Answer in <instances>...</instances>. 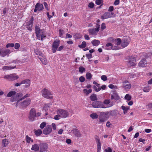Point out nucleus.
<instances>
[{
    "instance_id": "f257e3e1",
    "label": "nucleus",
    "mask_w": 152,
    "mask_h": 152,
    "mask_svg": "<svg viewBox=\"0 0 152 152\" xmlns=\"http://www.w3.org/2000/svg\"><path fill=\"white\" fill-rule=\"evenodd\" d=\"M109 112H101L99 116V122L103 124L108 118Z\"/></svg>"
},
{
    "instance_id": "f03ea898",
    "label": "nucleus",
    "mask_w": 152,
    "mask_h": 152,
    "mask_svg": "<svg viewBox=\"0 0 152 152\" xmlns=\"http://www.w3.org/2000/svg\"><path fill=\"white\" fill-rule=\"evenodd\" d=\"M22 96V94L21 93H18L16 94L15 95L13 96L10 99V101L13 102L17 101V102L15 104L16 107L18 106L20 101H21L20 100L21 97Z\"/></svg>"
},
{
    "instance_id": "7ed1b4c3",
    "label": "nucleus",
    "mask_w": 152,
    "mask_h": 152,
    "mask_svg": "<svg viewBox=\"0 0 152 152\" xmlns=\"http://www.w3.org/2000/svg\"><path fill=\"white\" fill-rule=\"evenodd\" d=\"M42 96L48 99H52L53 96L51 92L48 89L45 88H44L41 91Z\"/></svg>"
},
{
    "instance_id": "20e7f679",
    "label": "nucleus",
    "mask_w": 152,
    "mask_h": 152,
    "mask_svg": "<svg viewBox=\"0 0 152 152\" xmlns=\"http://www.w3.org/2000/svg\"><path fill=\"white\" fill-rule=\"evenodd\" d=\"M31 102V100L30 98H28L23 101L21 102H19L18 107L21 108H26L29 105Z\"/></svg>"
},
{
    "instance_id": "39448f33",
    "label": "nucleus",
    "mask_w": 152,
    "mask_h": 152,
    "mask_svg": "<svg viewBox=\"0 0 152 152\" xmlns=\"http://www.w3.org/2000/svg\"><path fill=\"white\" fill-rule=\"evenodd\" d=\"M35 117H36L35 110L34 108H32L30 111L29 114V119L30 121H32L34 120Z\"/></svg>"
},
{
    "instance_id": "423d86ee",
    "label": "nucleus",
    "mask_w": 152,
    "mask_h": 152,
    "mask_svg": "<svg viewBox=\"0 0 152 152\" xmlns=\"http://www.w3.org/2000/svg\"><path fill=\"white\" fill-rule=\"evenodd\" d=\"M128 57V65L130 66H135L136 64L135 58L132 56H129Z\"/></svg>"
},
{
    "instance_id": "0eeeda50",
    "label": "nucleus",
    "mask_w": 152,
    "mask_h": 152,
    "mask_svg": "<svg viewBox=\"0 0 152 152\" xmlns=\"http://www.w3.org/2000/svg\"><path fill=\"white\" fill-rule=\"evenodd\" d=\"M18 77V76L16 75L15 74H11L10 75H6L4 77V78L5 79H8L10 81H13L15 80H17Z\"/></svg>"
},
{
    "instance_id": "6e6552de",
    "label": "nucleus",
    "mask_w": 152,
    "mask_h": 152,
    "mask_svg": "<svg viewBox=\"0 0 152 152\" xmlns=\"http://www.w3.org/2000/svg\"><path fill=\"white\" fill-rule=\"evenodd\" d=\"M92 106L94 108H106L104 107V105L101 102L96 101L93 102L92 104Z\"/></svg>"
},
{
    "instance_id": "1a4fd4ad",
    "label": "nucleus",
    "mask_w": 152,
    "mask_h": 152,
    "mask_svg": "<svg viewBox=\"0 0 152 152\" xmlns=\"http://www.w3.org/2000/svg\"><path fill=\"white\" fill-rule=\"evenodd\" d=\"M60 43V41L59 40H55L53 42L52 46V50L53 53L56 52Z\"/></svg>"
},
{
    "instance_id": "9d476101",
    "label": "nucleus",
    "mask_w": 152,
    "mask_h": 152,
    "mask_svg": "<svg viewBox=\"0 0 152 152\" xmlns=\"http://www.w3.org/2000/svg\"><path fill=\"white\" fill-rule=\"evenodd\" d=\"M58 114H59L61 117L65 118L68 117L69 114L68 112L65 110L63 109H60L57 111Z\"/></svg>"
},
{
    "instance_id": "9b49d317",
    "label": "nucleus",
    "mask_w": 152,
    "mask_h": 152,
    "mask_svg": "<svg viewBox=\"0 0 152 152\" xmlns=\"http://www.w3.org/2000/svg\"><path fill=\"white\" fill-rule=\"evenodd\" d=\"M100 26L98 24H96V28L90 29L88 30L89 34L92 35H96L99 30Z\"/></svg>"
},
{
    "instance_id": "f8f14e48",
    "label": "nucleus",
    "mask_w": 152,
    "mask_h": 152,
    "mask_svg": "<svg viewBox=\"0 0 152 152\" xmlns=\"http://www.w3.org/2000/svg\"><path fill=\"white\" fill-rule=\"evenodd\" d=\"M52 131L51 126L50 125H47L44 129L43 131V133L45 135L50 134Z\"/></svg>"
},
{
    "instance_id": "ddd939ff",
    "label": "nucleus",
    "mask_w": 152,
    "mask_h": 152,
    "mask_svg": "<svg viewBox=\"0 0 152 152\" xmlns=\"http://www.w3.org/2000/svg\"><path fill=\"white\" fill-rule=\"evenodd\" d=\"M40 152H43L47 151L48 148V144L45 143H41L39 145Z\"/></svg>"
},
{
    "instance_id": "4468645a",
    "label": "nucleus",
    "mask_w": 152,
    "mask_h": 152,
    "mask_svg": "<svg viewBox=\"0 0 152 152\" xmlns=\"http://www.w3.org/2000/svg\"><path fill=\"white\" fill-rule=\"evenodd\" d=\"M10 50L9 49H6L3 48L0 49V56L4 57L9 54Z\"/></svg>"
},
{
    "instance_id": "2eb2a0df",
    "label": "nucleus",
    "mask_w": 152,
    "mask_h": 152,
    "mask_svg": "<svg viewBox=\"0 0 152 152\" xmlns=\"http://www.w3.org/2000/svg\"><path fill=\"white\" fill-rule=\"evenodd\" d=\"M130 41L129 38L126 37H124L121 43V45L122 47L125 48L129 44Z\"/></svg>"
},
{
    "instance_id": "dca6fc26",
    "label": "nucleus",
    "mask_w": 152,
    "mask_h": 152,
    "mask_svg": "<svg viewBox=\"0 0 152 152\" xmlns=\"http://www.w3.org/2000/svg\"><path fill=\"white\" fill-rule=\"evenodd\" d=\"M106 49L107 50H110L112 49L113 50H117L119 49L118 47L117 46L115 45L113 46V44L111 43H108L106 44Z\"/></svg>"
},
{
    "instance_id": "f3484780",
    "label": "nucleus",
    "mask_w": 152,
    "mask_h": 152,
    "mask_svg": "<svg viewBox=\"0 0 152 152\" xmlns=\"http://www.w3.org/2000/svg\"><path fill=\"white\" fill-rule=\"evenodd\" d=\"M22 84H24V87L25 88L28 87L30 85V81L28 79L24 80L21 81Z\"/></svg>"
},
{
    "instance_id": "a211bd4d",
    "label": "nucleus",
    "mask_w": 152,
    "mask_h": 152,
    "mask_svg": "<svg viewBox=\"0 0 152 152\" xmlns=\"http://www.w3.org/2000/svg\"><path fill=\"white\" fill-rule=\"evenodd\" d=\"M123 87L126 89H130L131 87V84L127 81H124L123 82Z\"/></svg>"
},
{
    "instance_id": "6ab92c4d",
    "label": "nucleus",
    "mask_w": 152,
    "mask_h": 152,
    "mask_svg": "<svg viewBox=\"0 0 152 152\" xmlns=\"http://www.w3.org/2000/svg\"><path fill=\"white\" fill-rule=\"evenodd\" d=\"M114 99L116 100H118L120 99V97L117 94L116 91H114L113 92V94H111V99Z\"/></svg>"
},
{
    "instance_id": "aec40b11",
    "label": "nucleus",
    "mask_w": 152,
    "mask_h": 152,
    "mask_svg": "<svg viewBox=\"0 0 152 152\" xmlns=\"http://www.w3.org/2000/svg\"><path fill=\"white\" fill-rule=\"evenodd\" d=\"M72 132L77 137H80L81 134L79 130L77 129H74L72 131Z\"/></svg>"
},
{
    "instance_id": "412c9836",
    "label": "nucleus",
    "mask_w": 152,
    "mask_h": 152,
    "mask_svg": "<svg viewBox=\"0 0 152 152\" xmlns=\"http://www.w3.org/2000/svg\"><path fill=\"white\" fill-rule=\"evenodd\" d=\"M41 29L39 26H36L35 28V33L36 34V36L37 37H40V36Z\"/></svg>"
},
{
    "instance_id": "4be33fe9",
    "label": "nucleus",
    "mask_w": 152,
    "mask_h": 152,
    "mask_svg": "<svg viewBox=\"0 0 152 152\" xmlns=\"http://www.w3.org/2000/svg\"><path fill=\"white\" fill-rule=\"evenodd\" d=\"M31 150L34 151V152H38L39 150V147L37 144H35L32 145Z\"/></svg>"
},
{
    "instance_id": "5701e85b",
    "label": "nucleus",
    "mask_w": 152,
    "mask_h": 152,
    "mask_svg": "<svg viewBox=\"0 0 152 152\" xmlns=\"http://www.w3.org/2000/svg\"><path fill=\"white\" fill-rule=\"evenodd\" d=\"M110 18H111V16L110 14V12H107L105 13L103 15L101 16V18L102 20H104V19Z\"/></svg>"
},
{
    "instance_id": "b1692460",
    "label": "nucleus",
    "mask_w": 152,
    "mask_h": 152,
    "mask_svg": "<svg viewBox=\"0 0 152 152\" xmlns=\"http://www.w3.org/2000/svg\"><path fill=\"white\" fill-rule=\"evenodd\" d=\"M147 64V62L145 60L142 59L139 62L138 64V65L140 67H143L145 65Z\"/></svg>"
},
{
    "instance_id": "393cba45",
    "label": "nucleus",
    "mask_w": 152,
    "mask_h": 152,
    "mask_svg": "<svg viewBox=\"0 0 152 152\" xmlns=\"http://www.w3.org/2000/svg\"><path fill=\"white\" fill-rule=\"evenodd\" d=\"M16 67V66H3L2 68V69L4 70H11L15 68Z\"/></svg>"
},
{
    "instance_id": "a878e982",
    "label": "nucleus",
    "mask_w": 152,
    "mask_h": 152,
    "mask_svg": "<svg viewBox=\"0 0 152 152\" xmlns=\"http://www.w3.org/2000/svg\"><path fill=\"white\" fill-rule=\"evenodd\" d=\"M35 6H37V9L38 11H41L44 8L43 5L39 3H37Z\"/></svg>"
},
{
    "instance_id": "bb28decb",
    "label": "nucleus",
    "mask_w": 152,
    "mask_h": 152,
    "mask_svg": "<svg viewBox=\"0 0 152 152\" xmlns=\"http://www.w3.org/2000/svg\"><path fill=\"white\" fill-rule=\"evenodd\" d=\"M91 43L94 46H98L100 42L98 40L94 39L92 41Z\"/></svg>"
},
{
    "instance_id": "cd10ccee",
    "label": "nucleus",
    "mask_w": 152,
    "mask_h": 152,
    "mask_svg": "<svg viewBox=\"0 0 152 152\" xmlns=\"http://www.w3.org/2000/svg\"><path fill=\"white\" fill-rule=\"evenodd\" d=\"M90 99L92 101H96L98 99L96 96V95L95 94H92L90 96Z\"/></svg>"
},
{
    "instance_id": "c85d7f7f",
    "label": "nucleus",
    "mask_w": 152,
    "mask_h": 152,
    "mask_svg": "<svg viewBox=\"0 0 152 152\" xmlns=\"http://www.w3.org/2000/svg\"><path fill=\"white\" fill-rule=\"evenodd\" d=\"M34 131L35 134L37 136H40L42 133V130L40 129H38L37 130H34Z\"/></svg>"
},
{
    "instance_id": "c756f323",
    "label": "nucleus",
    "mask_w": 152,
    "mask_h": 152,
    "mask_svg": "<svg viewBox=\"0 0 152 152\" xmlns=\"http://www.w3.org/2000/svg\"><path fill=\"white\" fill-rule=\"evenodd\" d=\"M34 18L32 17L31 18L30 20L27 23V26H32L33 24V23Z\"/></svg>"
},
{
    "instance_id": "7c9ffc66",
    "label": "nucleus",
    "mask_w": 152,
    "mask_h": 152,
    "mask_svg": "<svg viewBox=\"0 0 152 152\" xmlns=\"http://www.w3.org/2000/svg\"><path fill=\"white\" fill-rule=\"evenodd\" d=\"M26 140L27 143H29L31 141L32 142H33V140L31 139V138L29 137L28 135L26 136Z\"/></svg>"
},
{
    "instance_id": "2f4dec72",
    "label": "nucleus",
    "mask_w": 152,
    "mask_h": 152,
    "mask_svg": "<svg viewBox=\"0 0 152 152\" xmlns=\"http://www.w3.org/2000/svg\"><path fill=\"white\" fill-rule=\"evenodd\" d=\"M15 94L16 92L15 91H12L9 92L7 95V97H11L12 96L15 95Z\"/></svg>"
},
{
    "instance_id": "473e14b6",
    "label": "nucleus",
    "mask_w": 152,
    "mask_h": 152,
    "mask_svg": "<svg viewBox=\"0 0 152 152\" xmlns=\"http://www.w3.org/2000/svg\"><path fill=\"white\" fill-rule=\"evenodd\" d=\"M121 108H122V109L124 110V114H125L127 113V110L129 109V107H125V106H122L121 107Z\"/></svg>"
},
{
    "instance_id": "72a5a7b5",
    "label": "nucleus",
    "mask_w": 152,
    "mask_h": 152,
    "mask_svg": "<svg viewBox=\"0 0 152 152\" xmlns=\"http://www.w3.org/2000/svg\"><path fill=\"white\" fill-rule=\"evenodd\" d=\"M92 75L90 73L87 72L86 73V77L87 79L90 80L92 78Z\"/></svg>"
},
{
    "instance_id": "f704fd0d",
    "label": "nucleus",
    "mask_w": 152,
    "mask_h": 152,
    "mask_svg": "<svg viewBox=\"0 0 152 152\" xmlns=\"http://www.w3.org/2000/svg\"><path fill=\"white\" fill-rule=\"evenodd\" d=\"M2 142L3 146L4 147H6L8 144V141L6 139H3L2 140Z\"/></svg>"
},
{
    "instance_id": "c9c22d12",
    "label": "nucleus",
    "mask_w": 152,
    "mask_h": 152,
    "mask_svg": "<svg viewBox=\"0 0 152 152\" xmlns=\"http://www.w3.org/2000/svg\"><path fill=\"white\" fill-rule=\"evenodd\" d=\"M86 46V42L85 41H83L81 45H78V47L80 48H84Z\"/></svg>"
},
{
    "instance_id": "e433bc0d",
    "label": "nucleus",
    "mask_w": 152,
    "mask_h": 152,
    "mask_svg": "<svg viewBox=\"0 0 152 152\" xmlns=\"http://www.w3.org/2000/svg\"><path fill=\"white\" fill-rule=\"evenodd\" d=\"M39 58L43 64L44 65H46L47 64V60L46 59L44 58Z\"/></svg>"
},
{
    "instance_id": "4c0bfd02",
    "label": "nucleus",
    "mask_w": 152,
    "mask_h": 152,
    "mask_svg": "<svg viewBox=\"0 0 152 152\" xmlns=\"http://www.w3.org/2000/svg\"><path fill=\"white\" fill-rule=\"evenodd\" d=\"M90 115L91 117L93 119L97 118L98 117V115L96 113H93Z\"/></svg>"
},
{
    "instance_id": "58836bf2",
    "label": "nucleus",
    "mask_w": 152,
    "mask_h": 152,
    "mask_svg": "<svg viewBox=\"0 0 152 152\" xmlns=\"http://www.w3.org/2000/svg\"><path fill=\"white\" fill-rule=\"evenodd\" d=\"M92 91V90L91 89H89L88 90L87 89H84L83 90V91L84 93L86 94H87V95H88L89 93L91 92Z\"/></svg>"
},
{
    "instance_id": "ea45409f",
    "label": "nucleus",
    "mask_w": 152,
    "mask_h": 152,
    "mask_svg": "<svg viewBox=\"0 0 152 152\" xmlns=\"http://www.w3.org/2000/svg\"><path fill=\"white\" fill-rule=\"evenodd\" d=\"M50 104H45L43 107L44 110L45 111H46L47 110H48V109L50 107Z\"/></svg>"
},
{
    "instance_id": "a19ab883",
    "label": "nucleus",
    "mask_w": 152,
    "mask_h": 152,
    "mask_svg": "<svg viewBox=\"0 0 152 152\" xmlns=\"http://www.w3.org/2000/svg\"><path fill=\"white\" fill-rule=\"evenodd\" d=\"M64 32L63 30L60 29L59 31V36L61 37H63V34Z\"/></svg>"
},
{
    "instance_id": "79ce46f5",
    "label": "nucleus",
    "mask_w": 152,
    "mask_h": 152,
    "mask_svg": "<svg viewBox=\"0 0 152 152\" xmlns=\"http://www.w3.org/2000/svg\"><path fill=\"white\" fill-rule=\"evenodd\" d=\"M125 99L128 100V101H130L131 99V96L128 94H126L125 96Z\"/></svg>"
},
{
    "instance_id": "37998d69",
    "label": "nucleus",
    "mask_w": 152,
    "mask_h": 152,
    "mask_svg": "<svg viewBox=\"0 0 152 152\" xmlns=\"http://www.w3.org/2000/svg\"><path fill=\"white\" fill-rule=\"evenodd\" d=\"M46 125V123L45 122H43L40 124V127L41 129H42L45 127Z\"/></svg>"
},
{
    "instance_id": "c03bdc74",
    "label": "nucleus",
    "mask_w": 152,
    "mask_h": 152,
    "mask_svg": "<svg viewBox=\"0 0 152 152\" xmlns=\"http://www.w3.org/2000/svg\"><path fill=\"white\" fill-rule=\"evenodd\" d=\"M85 71V69L83 67L80 66L79 67V72L81 73H83Z\"/></svg>"
},
{
    "instance_id": "a18cd8bd",
    "label": "nucleus",
    "mask_w": 152,
    "mask_h": 152,
    "mask_svg": "<svg viewBox=\"0 0 152 152\" xmlns=\"http://www.w3.org/2000/svg\"><path fill=\"white\" fill-rule=\"evenodd\" d=\"M116 45L117 46L120 45L121 42V40L120 38H118L116 39Z\"/></svg>"
},
{
    "instance_id": "49530a36",
    "label": "nucleus",
    "mask_w": 152,
    "mask_h": 152,
    "mask_svg": "<svg viewBox=\"0 0 152 152\" xmlns=\"http://www.w3.org/2000/svg\"><path fill=\"white\" fill-rule=\"evenodd\" d=\"M14 46V43H8L6 45V48H8L9 47H13Z\"/></svg>"
},
{
    "instance_id": "de8ad7c7",
    "label": "nucleus",
    "mask_w": 152,
    "mask_h": 152,
    "mask_svg": "<svg viewBox=\"0 0 152 152\" xmlns=\"http://www.w3.org/2000/svg\"><path fill=\"white\" fill-rule=\"evenodd\" d=\"M101 79L104 81H105L107 80V76L105 75H102L101 77Z\"/></svg>"
},
{
    "instance_id": "09e8293b",
    "label": "nucleus",
    "mask_w": 152,
    "mask_h": 152,
    "mask_svg": "<svg viewBox=\"0 0 152 152\" xmlns=\"http://www.w3.org/2000/svg\"><path fill=\"white\" fill-rule=\"evenodd\" d=\"M94 4L93 2H90L89 3L88 5V7L91 8H93L94 7Z\"/></svg>"
},
{
    "instance_id": "8fccbe9b",
    "label": "nucleus",
    "mask_w": 152,
    "mask_h": 152,
    "mask_svg": "<svg viewBox=\"0 0 152 152\" xmlns=\"http://www.w3.org/2000/svg\"><path fill=\"white\" fill-rule=\"evenodd\" d=\"M110 102V99H105L103 103L105 104H109Z\"/></svg>"
},
{
    "instance_id": "3c124183",
    "label": "nucleus",
    "mask_w": 152,
    "mask_h": 152,
    "mask_svg": "<svg viewBox=\"0 0 152 152\" xmlns=\"http://www.w3.org/2000/svg\"><path fill=\"white\" fill-rule=\"evenodd\" d=\"M61 117L60 115L58 114V115H55L54 117V119L56 120H59L60 118V117Z\"/></svg>"
},
{
    "instance_id": "603ef678",
    "label": "nucleus",
    "mask_w": 152,
    "mask_h": 152,
    "mask_svg": "<svg viewBox=\"0 0 152 152\" xmlns=\"http://www.w3.org/2000/svg\"><path fill=\"white\" fill-rule=\"evenodd\" d=\"M14 48L15 49H18L20 47V45L19 43H17L14 45Z\"/></svg>"
},
{
    "instance_id": "864d4df0",
    "label": "nucleus",
    "mask_w": 152,
    "mask_h": 152,
    "mask_svg": "<svg viewBox=\"0 0 152 152\" xmlns=\"http://www.w3.org/2000/svg\"><path fill=\"white\" fill-rule=\"evenodd\" d=\"M85 80V77L83 76H80L79 78V80L81 82H83Z\"/></svg>"
},
{
    "instance_id": "5fc2aeb1",
    "label": "nucleus",
    "mask_w": 152,
    "mask_h": 152,
    "mask_svg": "<svg viewBox=\"0 0 152 152\" xmlns=\"http://www.w3.org/2000/svg\"><path fill=\"white\" fill-rule=\"evenodd\" d=\"M102 0H96L95 1V3L97 5H100L102 3Z\"/></svg>"
},
{
    "instance_id": "6e6d98bb",
    "label": "nucleus",
    "mask_w": 152,
    "mask_h": 152,
    "mask_svg": "<svg viewBox=\"0 0 152 152\" xmlns=\"http://www.w3.org/2000/svg\"><path fill=\"white\" fill-rule=\"evenodd\" d=\"M149 88L148 87H145L143 89V91L145 92H147L149 91Z\"/></svg>"
},
{
    "instance_id": "4d7b16f0",
    "label": "nucleus",
    "mask_w": 152,
    "mask_h": 152,
    "mask_svg": "<svg viewBox=\"0 0 152 152\" xmlns=\"http://www.w3.org/2000/svg\"><path fill=\"white\" fill-rule=\"evenodd\" d=\"M97 149L99 150H101V142L97 143Z\"/></svg>"
},
{
    "instance_id": "13d9d810",
    "label": "nucleus",
    "mask_w": 152,
    "mask_h": 152,
    "mask_svg": "<svg viewBox=\"0 0 152 152\" xmlns=\"http://www.w3.org/2000/svg\"><path fill=\"white\" fill-rule=\"evenodd\" d=\"M29 96V94H27L26 95H25L24 96H23L22 98H20V100L21 101L22 100L24 99L26 97Z\"/></svg>"
},
{
    "instance_id": "bf43d9fd",
    "label": "nucleus",
    "mask_w": 152,
    "mask_h": 152,
    "mask_svg": "<svg viewBox=\"0 0 152 152\" xmlns=\"http://www.w3.org/2000/svg\"><path fill=\"white\" fill-rule=\"evenodd\" d=\"M106 28V26H105V24L104 23H103L101 25V29L102 30H103Z\"/></svg>"
},
{
    "instance_id": "052dcab7",
    "label": "nucleus",
    "mask_w": 152,
    "mask_h": 152,
    "mask_svg": "<svg viewBox=\"0 0 152 152\" xmlns=\"http://www.w3.org/2000/svg\"><path fill=\"white\" fill-rule=\"evenodd\" d=\"M86 56L89 59L92 58V55L91 54H86Z\"/></svg>"
},
{
    "instance_id": "680f3d73",
    "label": "nucleus",
    "mask_w": 152,
    "mask_h": 152,
    "mask_svg": "<svg viewBox=\"0 0 152 152\" xmlns=\"http://www.w3.org/2000/svg\"><path fill=\"white\" fill-rule=\"evenodd\" d=\"M105 151L106 152H112V150L110 147H108L107 149H105Z\"/></svg>"
},
{
    "instance_id": "e2e57ef3",
    "label": "nucleus",
    "mask_w": 152,
    "mask_h": 152,
    "mask_svg": "<svg viewBox=\"0 0 152 152\" xmlns=\"http://www.w3.org/2000/svg\"><path fill=\"white\" fill-rule=\"evenodd\" d=\"M63 48L64 46H60L58 48H57V51H61L63 49Z\"/></svg>"
},
{
    "instance_id": "0e129e2a",
    "label": "nucleus",
    "mask_w": 152,
    "mask_h": 152,
    "mask_svg": "<svg viewBox=\"0 0 152 152\" xmlns=\"http://www.w3.org/2000/svg\"><path fill=\"white\" fill-rule=\"evenodd\" d=\"M119 3V0H115L114 3V4L117 5Z\"/></svg>"
},
{
    "instance_id": "69168bd1",
    "label": "nucleus",
    "mask_w": 152,
    "mask_h": 152,
    "mask_svg": "<svg viewBox=\"0 0 152 152\" xmlns=\"http://www.w3.org/2000/svg\"><path fill=\"white\" fill-rule=\"evenodd\" d=\"M52 127L53 128V129L55 130L56 129V126L55 124L53 123L52 124V126L51 127Z\"/></svg>"
},
{
    "instance_id": "338daca9",
    "label": "nucleus",
    "mask_w": 152,
    "mask_h": 152,
    "mask_svg": "<svg viewBox=\"0 0 152 152\" xmlns=\"http://www.w3.org/2000/svg\"><path fill=\"white\" fill-rule=\"evenodd\" d=\"M113 7L112 6H111L109 8L108 10L110 12H112L113 10Z\"/></svg>"
},
{
    "instance_id": "774afa93",
    "label": "nucleus",
    "mask_w": 152,
    "mask_h": 152,
    "mask_svg": "<svg viewBox=\"0 0 152 152\" xmlns=\"http://www.w3.org/2000/svg\"><path fill=\"white\" fill-rule=\"evenodd\" d=\"M95 139L96 140L97 143L100 142V140L98 137H96L95 138Z\"/></svg>"
}]
</instances>
